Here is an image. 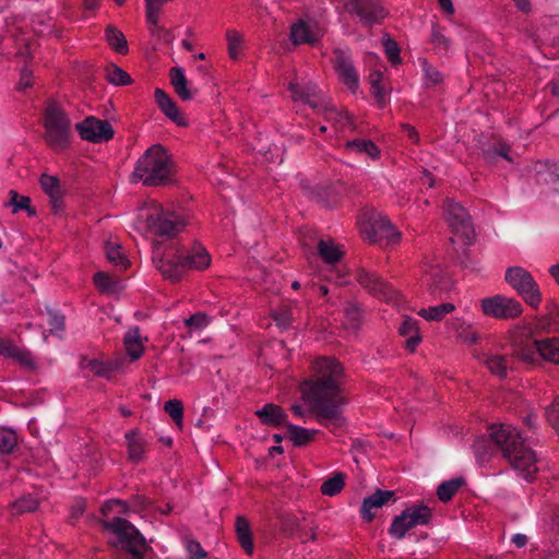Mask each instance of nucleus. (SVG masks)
Instances as JSON below:
<instances>
[{"label": "nucleus", "instance_id": "f257e3e1", "mask_svg": "<svg viewBox=\"0 0 559 559\" xmlns=\"http://www.w3.org/2000/svg\"><path fill=\"white\" fill-rule=\"evenodd\" d=\"M312 371L316 379L304 382L302 395L317 420L336 432L345 423L342 416L344 400L338 386L343 367L335 358L321 357L313 361Z\"/></svg>", "mask_w": 559, "mask_h": 559}, {"label": "nucleus", "instance_id": "f03ea898", "mask_svg": "<svg viewBox=\"0 0 559 559\" xmlns=\"http://www.w3.org/2000/svg\"><path fill=\"white\" fill-rule=\"evenodd\" d=\"M473 448L476 460L481 465L490 461L495 450H499L519 476L527 481L539 471L536 453L525 444L520 431L509 424L492 425L489 438H478Z\"/></svg>", "mask_w": 559, "mask_h": 559}, {"label": "nucleus", "instance_id": "7ed1b4c3", "mask_svg": "<svg viewBox=\"0 0 559 559\" xmlns=\"http://www.w3.org/2000/svg\"><path fill=\"white\" fill-rule=\"evenodd\" d=\"M129 511L130 507L126 501H107L102 508L107 519L100 523L109 534L108 543L111 547L130 554L132 559H142L147 548L145 538L132 523L120 516Z\"/></svg>", "mask_w": 559, "mask_h": 559}, {"label": "nucleus", "instance_id": "20e7f679", "mask_svg": "<svg viewBox=\"0 0 559 559\" xmlns=\"http://www.w3.org/2000/svg\"><path fill=\"white\" fill-rule=\"evenodd\" d=\"M153 261L164 278L176 282L183 276L187 270L207 267L211 259L207 251L201 246H195L191 250L169 247L164 253L156 246L153 251Z\"/></svg>", "mask_w": 559, "mask_h": 559}, {"label": "nucleus", "instance_id": "39448f33", "mask_svg": "<svg viewBox=\"0 0 559 559\" xmlns=\"http://www.w3.org/2000/svg\"><path fill=\"white\" fill-rule=\"evenodd\" d=\"M173 160L166 148L160 144L150 146L138 159L130 176L132 182L156 187L170 181Z\"/></svg>", "mask_w": 559, "mask_h": 559}, {"label": "nucleus", "instance_id": "423d86ee", "mask_svg": "<svg viewBox=\"0 0 559 559\" xmlns=\"http://www.w3.org/2000/svg\"><path fill=\"white\" fill-rule=\"evenodd\" d=\"M136 227L145 235L174 237L185 227L183 219L175 212L165 210L155 201L140 209Z\"/></svg>", "mask_w": 559, "mask_h": 559}, {"label": "nucleus", "instance_id": "0eeeda50", "mask_svg": "<svg viewBox=\"0 0 559 559\" xmlns=\"http://www.w3.org/2000/svg\"><path fill=\"white\" fill-rule=\"evenodd\" d=\"M513 356L527 365H538L540 359L559 365V338H532L526 336L513 344Z\"/></svg>", "mask_w": 559, "mask_h": 559}, {"label": "nucleus", "instance_id": "6e6552de", "mask_svg": "<svg viewBox=\"0 0 559 559\" xmlns=\"http://www.w3.org/2000/svg\"><path fill=\"white\" fill-rule=\"evenodd\" d=\"M45 140L55 151H62L67 147L71 130V122L62 108L50 102L45 114Z\"/></svg>", "mask_w": 559, "mask_h": 559}, {"label": "nucleus", "instance_id": "1a4fd4ad", "mask_svg": "<svg viewBox=\"0 0 559 559\" xmlns=\"http://www.w3.org/2000/svg\"><path fill=\"white\" fill-rule=\"evenodd\" d=\"M361 234L370 242L385 241L386 245H395L401 239V234L388 217L376 210H369L364 213Z\"/></svg>", "mask_w": 559, "mask_h": 559}, {"label": "nucleus", "instance_id": "9d476101", "mask_svg": "<svg viewBox=\"0 0 559 559\" xmlns=\"http://www.w3.org/2000/svg\"><path fill=\"white\" fill-rule=\"evenodd\" d=\"M504 278L530 307H539L543 300L542 292L528 271L521 266H512L506 271Z\"/></svg>", "mask_w": 559, "mask_h": 559}, {"label": "nucleus", "instance_id": "9b49d317", "mask_svg": "<svg viewBox=\"0 0 559 559\" xmlns=\"http://www.w3.org/2000/svg\"><path fill=\"white\" fill-rule=\"evenodd\" d=\"M443 213L456 239L464 245H469L475 237V231L467 211L462 204L453 200H445Z\"/></svg>", "mask_w": 559, "mask_h": 559}, {"label": "nucleus", "instance_id": "f8f14e48", "mask_svg": "<svg viewBox=\"0 0 559 559\" xmlns=\"http://www.w3.org/2000/svg\"><path fill=\"white\" fill-rule=\"evenodd\" d=\"M484 314L499 320H512L523 312L522 305L514 298L496 295L480 300Z\"/></svg>", "mask_w": 559, "mask_h": 559}, {"label": "nucleus", "instance_id": "ddd939ff", "mask_svg": "<svg viewBox=\"0 0 559 559\" xmlns=\"http://www.w3.org/2000/svg\"><path fill=\"white\" fill-rule=\"evenodd\" d=\"M421 281L431 299L443 298L453 287L451 278L439 265L426 264Z\"/></svg>", "mask_w": 559, "mask_h": 559}, {"label": "nucleus", "instance_id": "4468645a", "mask_svg": "<svg viewBox=\"0 0 559 559\" xmlns=\"http://www.w3.org/2000/svg\"><path fill=\"white\" fill-rule=\"evenodd\" d=\"M344 7L366 26L380 23L388 14L378 0H346Z\"/></svg>", "mask_w": 559, "mask_h": 559}, {"label": "nucleus", "instance_id": "2eb2a0df", "mask_svg": "<svg viewBox=\"0 0 559 559\" xmlns=\"http://www.w3.org/2000/svg\"><path fill=\"white\" fill-rule=\"evenodd\" d=\"M358 283L374 297L386 302L397 300L399 293L378 274L365 269H359L356 273Z\"/></svg>", "mask_w": 559, "mask_h": 559}, {"label": "nucleus", "instance_id": "dca6fc26", "mask_svg": "<svg viewBox=\"0 0 559 559\" xmlns=\"http://www.w3.org/2000/svg\"><path fill=\"white\" fill-rule=\"evenodd\" d=\"M294 100L302 102L314 109L324 104L322 91L311 81L304 78H295L288 84Z\"/></svg>", "mask_w": 559, "mask_h": 559}, {"label": "nucleus", "instance_id": "f3484780", "mask_svg": "<svg viewBox=\"0 0 559 559\" xmlns=\"http://www.w3.org/2000/svg\"><path fill=\"white\" fill-rule=\"evenodd\" d=\"M323 35V27L312 19H300L290 27V40L294 45H316Z\"/></svg>", "mask_w": 559, "mask_h": 559}, {"label": "nucleus", "instance_id": "a211bd4d", "mask_svg": "<svg viewBox=\"0 0 559 559\" xmlns=\"http://www.w3.org/2000/svg\"><path fill=\"white\" fill-rule=\"evenodd\" d=\"M76 130L83 140L94 143L108 141L114 136V130L110 123L94 117H88L78 123Z\"/></svg>", "mask_w": 559, "mask_h": 559}, {"label": "nucleus", "instance_id": "6ab92c4d", "mask_svg": "<svg viewBox=\"0 0 559 559\" xmlns=\"http://www.w3.org/2000/svg\"><path fill=\"white\" fill-rule=\"evenodd\" d=\"M334 64L343 83L355 92L358 87L359 79L350 57L345 51L336 49L334 51Z\"/></svg>", "mask_w": 559, "mask_h": 559}, {"label": "nucleus", "instance_id": "aec40b11", "mask_svg": "<svg viewBox=\"0 0 559 559\" xmlns=\"http://www.w3.org/2000/svg\"><path fill=\"white\" fill-rule=\"evenodd\" d=\"M473 357L484 364L488 370L498 378H506L508 374V359L504 355L488 350L473 352Z\"/></svg>", "mask_w": 559, "mask_h": 559}, {"label": "nucleus", "instance_id": "412c9836", "mask_svg": "<svg viewBox=\"0 0 559 559\" xmlns=\"http://www.w3.org/2000/svg\"><path fill=\"white\" fill-rule=\"evenodd\" d=\"M394 491L392 490H377L373 495L364 499L361 506L362 518L371 522L374 518V510L381 508L390 500L394 499Z\"/></svg>", "mask_w": 559, "mask_h": 559}, {"label": "nucleus", "instance_id": "4be33fe9", "mask_svg": "<svg viewBox=\"0 0 559 559\" xmlns=\"http://www.w3.org/2000/svg\"><path fill=\"white\" fill-rule=\"evenodd\" d=\"M318 111L323 116L326 122L332 124L336 132L345 131L352 126L350 117L346 111H338L335 107L325 103Z\"/></svg>", "mask_w": 559, "mask_h": 559}, {"label": "nucleus", "instance_id": "5701e85b", "mask_svg": "<svg viewBox=\"0 0 559 559\" xmlns=\"http://www.w3.org/2000/svg\"><path fill=\"white\" fill-rule=\"evenodd\" d=\"M448 326L455 334V337L466 345H474L480 340L479 333L466 321L455 318L452 319Z\"/></svg>", "mask_w": 559, "mask_h": 559}, {"label": "nucleus", "instance_id": "b1692460", "mask_svg": "<svg viewBox=\"0 0 559 559\" xmlns=\"http://www.w3.org/2000/svg\"><path fill=\"white\" fill-rule=\"evenodd\" d=\"M155 100L159 107V109L174 122H176L179 126H185L186 121L185 118L179 112V109L175 102L169 97L168 94H166L163 90L156 88L155 90Z\"/></svg>", "mask_w": 559, "mask_h": 559}, {"label": "nucleus", "instance_id": "393cba45", "mask_svg": "<svg viewBox=\"0 0 559 559\" xmlns=\"http://www.w3.org/2000/svg\"><path fill=\"white\" fill-rule=\"evenodd\" d=\"M128 456L133 462H140L144 457L146 442L139 430H130L126 433Z\"/></svg>", "mask_w": 559, "mask_h": 559}, {"label": "nucleus", "instance_id": "a878e982", "mask_svg": "<svg viewBox=\"0 0 559 559\" xmlns=\"http://www.w3.org/2000/svg\"><path fill=\"white\" fill-rule=\"evenodd\" d=\"M255 415L261 419V421L265 425L270 426H280V425H288L286 421V414L283 409L275 404H266L261 409L255 412Z\"/></svg>", "mask_w": 559, "mask_h": 559}, {"label": "nucleus", "instance_id": "bb28decb", "mask_svg": "<svg viewBox=\"0 0 559 559\" xmlns=\"http://www.w3.org/2000/svg\"><path fill=\"white\" fill-rule=\"evenodd\" d=\"M235 530L237 534V538L243 550L248 555H252L253 552V540L251 527L248 520L245 516H237L235 523Z\"/></svg>", "mask_w": 559, "mask_h": 559}, {"label": "nucleus", "instance_id": "cd10ccee", "mask_svg": "<svg viewBox=\"0 0 559 559\" xmlns=\"http://www.w3.org/2000/svg\"><path fill=\"white\" fill-rule=\"evenodd\" d=\"M546 310V314L538 319V328L547 332L559 331V306L555 301H549Z\"/></svg>", "mask_w": 559, "mask_h": 559}, {"label": "nucleus", "instance_id": "c85d7f7f", "mask_svg": "<svg viewBox=\"0 0 559 559\" xmlns=\"http://www.w3.org/2000/svg\"><path fill=\"white\" fill-rule=\"evenodd\" d=\"M80 366L82 370L88 371L97 377H108L110 372L117 369V366L112 362H104L96 358H86L84 357Z\"/></svg>", "mask_w": 559, "mask_h": 559}, {"label": "nucleus", "instance_id": "c756f323", "mask_svg": "<svg viewBox=\"0 0 559 559\" xmlns=\"http://www.w3.org/2000/svg\"><path fill=\"white\" fill-rule=\"evenodd\" d=\"M40 186H41L43 190L50 198L52 209L56 212L59 211V209L61 206V203H60L61 192H60L59 180L53 176L43 175L40 177Z\"/></svg>", "mask_w": 559, "mask_h": 559}, {"label": "nucleus", "instance_id": "7c9ffc66", "mask_svg": "<svg viewBox=\"0 0 559 559\" xmlns=\"http://www.w3.org/2000/svg\"><path fill=\"white\" fill-rule=\"evenodd\" d=\"M346 150L357 154H365L372 159H378L380 151L378 146L370 140L355 139L346 143Z\"/></svg>", "mask_w": 559, "mask_h": 559}, {"label": "nucleus", "instance_id": "2f4dec72", "mask_svg": "<svg viewBox=\"0 0 559 559\" xmlns=\"http://www.w3.org/2000/svg\"><path fill=\"white\" fill-rule=\"evenodd\" d=\"M455 310V305L452 302H444L438 306L423 308L418 311V316L427 321H441L443 318Z\"/></svg>", "mask_w": 559, "mask_h": 559}, {"label": "nucleus", "instance_id": "473e14b6", "mask_svg": "<svg viewBox=\"0 0 559 559\" xmlns=\"http://www.w3.org/2000/svg\"><path fill=\"white\" fill-rule=\"evenodd\" d=\"M124 347L131 360H136L141 357L143 352V344L138 328L127 332L124 336Z\"/></svg>", "mask_w": 559, "mask_h": 559}, {"label": "nucleus", "instance_id": "72a5a7b5", "mask_svg": "<svg viewBox=\"0 0 559 559\" xmlns=\"http://www.w3.org/2000/svg\"><path fill=\"white\" fill-rule=\"evenodd\" d=\"M318 253L328 264H334L342 258V251L331 239H321L319 241Z\"/></svg>", "mask_w": 559, "mask_h": 559}, {"label": "nucleus", "instance_id": "f704fd0d", "mask_svg": "<svg viewBox=\"0 0 559 559\" xmlns=\"http://www.w3.org/2000/svg\"><path fill=\"white\" fill-rule=\"evenodd\" d=\"M286 427L290 440L297 447L308 444L314 439V436L319 432L318 430H310L292 424L286 425Z\"/></svg>", "mask_w": 559, "mask_h": 559}, {"label": "nucleus", "instance_id": "c9c22d12", "mask_svg": "<svg viewBox=\"0 0 559 559\" xmlns=\"http://www.w3.org/2000/svg\"><path fill=\"white\" fill-rule=\"evenodd\" d=\"M414 522V525H426L431 520V509L424 504H415L406 508L403 512Z\"/></svg>", "mask_w": 559, "mask_h": 559}, {"label": "nucleus", "instance_id": "e433bc0d", "mask_svg": "<svg viewBox=\"0 0 559 559\" xmlns=\"http://www.w3.org/2000/svg\"><path fill=\"white\" fill-rule=\"evenodd\" d=\"M105 252L108 261L116 267L121 271L128 267L129 260L126 258L121 247L118 243L108 241L105 246Z\"/></svg>", "mask_w": 559, "mask_h": 559}, {"label": "nucleus", "instance_id": "4c0bfd02", "mask_svg": "<svg viewBox=\"0 0 559 559\" xmlns=\"http://www.w3.org/2000/svg\"><path fill=\"white\" fill-rule=\"evenodd\" d=\"M106 39L108 44L119 53L126 55L128 52V44L124 35L115 26H107Z\"/></svg>", "mask_w": 559, "mask_h": 559}, {"label": "nucleus", "instance_id": "58836bf2", "mask_svg": "<svg viewBox=\"0 0 559 559\" xmlns=\"http://www.w3.org/2000/svg\"><path fill=\"white\" fill-rule=\"evenodd\" d=\"M371 85V93L374 96L380 107H384L386 103V92L382 85V73L379 70H374L369 75Z\"/></svg>", "mask_w": 559, "mask_h": 559}, {"label": "nucleus", "instance_id": "ea45409f", "mask_svg": "<svg viewBox=\"0 0 559 559\" xmlns=\"http://www.w3.org/2000/svg\"><path fill=\"white\" fill-rule=\"evenodd\" d=\"M414 527V522H412V520L407 518L405 514L401 513L400 515L393 519L389 532L395 538L401 539L406 535V533L409 530Z\"/></svg>", "mask_w": 559, "mask_h": 559}, {"label": "nucleus", "instance_id": "a19ab883", "mask_svg": "<svg viewBox=\"0 0 559 559\" xmlns=\"http://www.w3.org/2000/svg\"><path fill=\"white\" fill-rule=\"evenodd\" d=\"M286 530L289 531L292 536L299 537L304 543L309 539H314L316 533L312 526L302 525L297 518L293 519L286 524Z\"/></svg>", "mask_w": 559, "mask_h": 559}, {"label": "nucleus", "instance_id": "79ce46f5", "mask_svg": "<svg viewBox=\"0 0 559 559\" xmlns=\"http://www.w3.org/2000/svg\"><path fill=\"white\" fill-rule=\"evenodd\" d=\"M464 480L462 478H454L439 485L437 489L438 498L448 502L452 499V497L459 491V489L463 486Z\"/></svg>", "mask_w": 559, "mask_h": 559}, {"label": "nucleus", "instance_id": "37998d69", "mask_svg": "<svg viewBox=\"0 0 559 559\" xmlns=\"http://www.w3.org/2000/svg\"><path fill=\"white\" fill-rule=\"evenodd\" d=\"M10 201L7 205L12 206V212L16 213L25 210L29 216H34L36 211L31 206V199L28 197L20 195L16 191L9 192Z\"/></svg>", "mask_w": 559, "mask_h": 559}, {"label": "nucleus", "instance_id": "c03bdc74", "mask_svg": "<svg viewBox=\"0 0 559 559\" xmlns=\"http://www.w3.org/2000/svg\"><path fill=\"white\" fill-rule=\"evenodd\" d=\"M227 49L230 59L236 60L241 53L243 36L236 29L226 32Z\"/></svg>", "mask_w": 559, "mask_h": 559}, {"label": "nucleus", "instance_id": "a18cd8bd", "mask_svg": "<svg viewBox=\"0 0 559 559\" xmlns=\"http://www.w3.org/2000/svg\"><path fill=\"white\" fill-rule=\"evenodd\" d=\"M107 80L115 85H124L131 82L130 75L116 64H109L105 69Z\"/></svg>", "mask_w": 559, "mask_h": 559}, {"label": "nucleus", "instance_id": "49530a36", "mask_svg": "<svg viewBox=\"0 0 559 559\" xmlns=\"http://www.w3.org/2000/svg\"><path fill=\"white\" fill-rule=\"evenodd\" d=\"M38 500L32 495H26L12 503V510L16 514L33 512L38 508Z\"/></svg>", "mask_w": 559, "mask_h": 559}, {"label": "nucleus", "instance_id": "de8ad7c7", "mask_svg": "<svg viewBox=\"0 0 559 559\" xmlns=\"http://www.w3.org/2000/svg\"><path fill=\"white\" fill-rule=\"evenodd\" d=\"M17 444V437L14 431L0 428V455L9 454Z\"/></svg>", "mask_w": 559, "mask_h": 559}, {"label": "nucleus", "instance_id": "09e8293b", "mask_svg": "<svg viewBox=\"0 0 559 559\" xmlns=\"http://www.w3.org/2000/svg\"><path fill=\"white\" fill-rule=\"evenodd\" d=\"M344 484V475L338 473L322 484L321 492L325 496L332 497L343 489Z\"/></svg>", "mask_w": 559, "mask_h": 559}, {"label": "nucleus", "instance_id": "8fccbe9b", "mask_svg": "<svg viewBox=\"0 0 559 559\" xmlns=\"http://www.w3.org/2000/svg\"><path fill=\"white\" fill-rule=\"evenodd\" d=\"M509 151L510 147L506 143H498L495 147L484 151L483 155L488 163H495L497 156H500L508 162H513Z\"/></svg>", "mask_w": 559, "mask_h": 559}, {"label": "nucleus", "instance_id": "3c124183", "mask_svg": "<svg viewBox=\"0 0 559 559\" xmlns=\"http://www.w3.org/2000/svg\"><path fill=\"white\" fill-rule=\"evenodd\" d=\"M164 409L176 421L177 425H181L183 405L179 400L167 401L164 405Z\"/></svg>", "mask_w": 559, "mask_h": 559}, {"label": "nucleus", "instance_id": "603ef678", "mask_svg": "<svg viewBox=\"0 0 559 559\" xmlns=\"http://www.w3.org/2000/svg\"><path fill=\"white\" fill-rule=\"evenodd\" d=\"M169 0H145L146 20L155 23L159 17L163 5Z\"/></svg>", "mask_w": 559, "mask_h": 559}, {"label": "nucleus", "instance_id": "864d4df0", "mask_svg": "<svg viewBox=\"0 0 559 559\" xmlns=\"http://www.w3.org/2000/svg\"><path fill=\"white\" fill-rule=\"evenodd\" d=\"M360 323V311L356 306L349 305L345 308V326L350 330L358 329Z\"/></svg>", "mask_w": 559, "mask_h": 559}, {"label": "nucleus", "instance_id": "5fc2aeb1", "mask_svg": "<svg viewBox=\"0 0 559 559\" xmlns=\"http://www.w3.org/2000/svg\"><path fill=\"white\" fill-rule=\"evenodd\" d=\"M424 71H425V84L427 86H435L442 82L443 75L432 66L428 64L426 61L423 62Z\"/></svg>", "mask_w": 559, "mask_h": 559}, {"label": "nucleus", "instance_id": "6e6d98bb", "mask_svg": "<svg viewBox=\"0 0 559 559\" xmlns=\"http://www.w3.org/2000/svg\"><path fill=\"white\" fill-rule=\"evenodd\" d=\"M431 43L440 50L447 51L450 48L449 38L438 27L432 28Z\"/></svg>", "mask_w": 559, "mask_h": 559}, {"label": "nucleus", "instance_id": "4d7b16f0", "mask_svg": "<svg viewBox=\"0 0 559 559\" xmlns=\"http://www.w3.org/2000/svg\"><path fill=\"white\" fill-rule=\"evenodd\" d=\"M186 549L189 555V559H203L206 557V551L202 548L201 544L197 540H187Z\"/></svg>", "mask_w": 559, "mask_h": 559}, {"label": "nucleus", "instance_id": "13d9d810", "mask_svg": "<svg viewBox=\"0 0 559 559\" xmlns=\"http://www.w3.org/2000/svg\"><path fill=\"white\" fill-rule=\"evenodd\" d=\"M383 45L388 59L392 62L393 66L399 64L401 62V58L399 55L400 49L397 44L392 39H386Z\"/></svg>", "mask_w": 559, "mask_h": 559}, {"label": "nucleus", "instance_id": "bf43d9fd", "mask_svg": "<svg viewBox=\"0 0 559 559\" xmlns=\"http://www.w3.org/2000/svg\"><path fill=\"white\" fill-rule=\"evenodd\" d=\"M150 31L152 35L156 36L157 38L170 43L173 40V36L170 32L162 26L158 25V20L153 23L152 21H147Z\"/></svg>", "mask_w": 559, "mask_h": 559}, {"label": "nucleus", "instance_id": "052dcab7", "mask_svg": "<svg viewBox=\"0 0 559 559\" xmlns=\"http://www.w3.org/2000/svg\"><path fill=\"white\" fill-rule=\"evenodd\" d=\"M185 323L187 326L200 330L205 328L209 324V319L206 314L202 312L194 313L193 316L189 317L185 320Z\"/></svg>", "mask_w": 559, "mask_h": 559}, {"label": "nucleus", "instance_id": "680f3d73", "mask_svg": "<svg viewBox=\"0 0 559 559\" xmlns=\"http://www.w3.org/2000/svg\"><path fill=\"white\" fill-rule=\"evenodd\" d=\"M546 416L552 428L559 433V401L556 400L547 409Z\"/></svg>", "mask_w": 559, "mask_h": 559}, {"label": "nucleus", "instance_id": "e2e57ef3", "mask_svg": "<svg viewBox=\"0 0 559 559\" xmlns=\"http://www.w3.org/2000/svg\"><path fill=\"white\" fill-rule=\"evenodd\" d=\"M95 285L103 292H110L114 289V282L110 276L104 272H98L94 275Z\"/></svg>", "mask_w": 559, "mask_h": 559}, {"label": "nucleus", "instance_id": "0e129e2a", "mask_svg": "<svg viewBox=\"0 0 559 559\" xmlns=\"http://www.w3.org/2000/svg\"><path fill=\"white\" fill-rule=\"evenodd\" d=\"M49 325L52 333L64 330V317L60 313L49 311Z\"/></svg>", "mask_w": 559, "mask_h": 559}, {"label": "nucleus", "instance_id": "69168bd1", "mask_svg": "<svg viewBox=\"0 0 559 559\" xmlns=\"http://www.w3.org/2000/svg\"><path fill=\"white\" fill-rule=\"evenodd\" d=\"M292 319H293V312H292V309H289V308H284V309L280 310L278 312L274 313V320L282 328L288 326Z\"/></svg>", "mask_w": 559, "mask_h": 559}, {"label": "nucleus", "instance_id": "338daca9", "mask_svg": "<svg viewBox=\"0 0 559 559\" xmlns=\"http://www.w3.org/2000/svg\"><path fill=\"white\" fill-rule=\"evenodd\" d=\"M169 76L174 88H176L179 85L188 84V81L181 68H173L169 72Z\"/></svg>", "mask_w": 559, "mask_h": 559}, {"label": "nucleus", "instance_id": "774afa93", "mask_svg": "<svg viewBox=\"0 0 559 559\" xmlns=\"http://www.w3.org/2000/svg\"><path fill=\"white\" fill-rule=\"evenodd\" d=\"M14 352H15V354L11 356L12 358L16 359L20 364H22L24 366H27V367L34 366V361H33V358H32V355L29 352L22 350L19 347H15Z\"/></svg>", "mask_w": 559, "mask_h": 559}]
</instances>
